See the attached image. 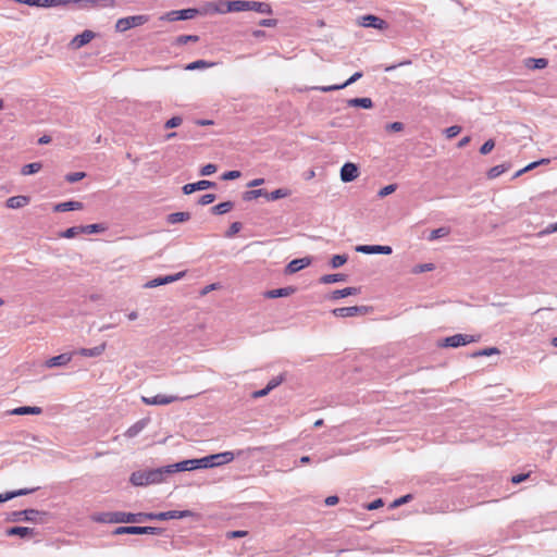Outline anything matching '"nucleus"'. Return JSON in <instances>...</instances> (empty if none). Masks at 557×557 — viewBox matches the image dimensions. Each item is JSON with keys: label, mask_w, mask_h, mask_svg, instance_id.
<instances>
[{"label": "nucleus", "mask_w": 557, "mask_h": 557, "mask_svg": "<svg viewBox=\"0 0 557 557\" xmlns=\"http://www.w3.org/2000/svg\"><path fill=\"white\" fill-rule=\"evenodd\" d=\"M146 519V513H131V512H107L99 517L97 520L109 523H135L141 522Z\"/></svg>", "instance_id": "nucleus-1"}, {"label": "nucleus", "mask_w": 557, "mask_h": 557, "mask_svg": "<svg viewBox=\"0 0 557 557\" xmlns=\"http://www.w3.org/2000/svg\"><path fill=\"white\" fill-rule=\"evenodd\" d=\"M162 472L159 470L136 471L131 475V482L136 486H144L160 482Z\"/></svg>", "instance_id": "nucleus-2"}, {"label": "nucleus", "mask_w": 557, "mask_h": 557, "mask_svg": "<svg viewBox=\"0 0 557 557\" xmlns=\"http://www.w3.org/2000/svg\"><path fill=\"white\" fill-rule=\"evenodd\" d=\"M235 455L232 451H223L202 458V468H213L230 463L234 460Z\"/></svg>", "instance_id": "nucleus-3"}, {"label": "nucleus", "mask_w": 557, "mask_h": 557, "mask_svg": "<svg viewBox=\"0 0 557 557\" xmlns=\"http://www.w3.org/2000/svg\"><path fill=\"white\" fill-rule=\"evenodd\" d=\"M149 21L147 15H133L122 17L116 21L115 28L117 32H126L129 28L141 26Z\"/></svg>", "instance_id": "nucleus-4"}, {"label": "nucleus", "mask_w": 557, "mask_h": 557, "mask_svg": "<svg viewBox=\"0 0 557 557\" xmlns=\"http://www.w3.org/2000/svg\"><path fill=\"white\" fill-rule=\"evenodd\" d=\"M231 12V0H215L205 3L201 14H224Z\"/></svg>", "instance_id": "nucleus-5"}, {"label": "nucleus", "mask_w": 557, "mask_h": 557, "mask_svg": "<svg viewBox=\"0 0 557 557\" xmlns=\"http://www.w3.org/2000/svg\"><path fill=\"white\" fill-rule=\"evenodd\" d=\"M194 512L190 510H170L160 513H146V519L150 520H169V519H182L193 517Z\"/></svg>", "instance_id": "nucleus-6"}, {"label": "nucleus", "mask_w": 557, "mask_h": 557, "mask_svg": "<svg viewBox=\"0 0 557 557\" xmlns=\"http://www.w3.org/2000/svg\"><path fill=\"white\" fill-rule=\"evenodd\" d=\"M182 399L183 398H180L176 395H163V394H158V395L152 396V397H147V396H143L141 397V401L145 405H149V406L169 405V404L182 400Z\"/></svg>", "instance_id": "nucleus-7"}, {"label": "nucleus", "mask_w": 557, "mask_h": 557, "mask_svg": "<svg viewBox=\"0 0 557 557\" xmlns=\"http://www.w3.org/2000/svg\"><path fill=\"white\" fill-rule=\"evenodd\" d=\"M475 342L474 336L467 334H456L444 339L445 347H459Z\"/></svg>", "instance_id": "nucleus-8"}, {"label": "nucleus", "mask_w": 557, "mask_h": 557, "mask_svg": "<svg viewBox=\"0 0 557 557\" xmlns=\"http://www.w3.org/2000/svg\"><path fill=\"white\" fill-rule=\"evenodd\" d=\"M75 5L79 9L88 10L95 8H113L114 0H76Z\"/></svg>", "instance_id": "nucleus-9"}, {"label": "nucleus", "mask_w": 557, "mask_h": 557, "mask_svg": "<svg viewBox=\"0 0 557 557\" xmlns=\"http://www.w3.org/2000/svg\"><path fill=\"white\" fill-rule=\"evenodd\" d=\"M157 528L153 527H119L114 530V534H156Z\"/></svg>", "instance_id": "nucleus-10"}, {"label": "nucleus", "mask_w": 557, "mask_h": 557, "mask_svg": "<svg viewBox=\"0 0 557 557\" xmlns=\"http://www.w3.org/2000/svg\"><path fill=\"white\" fill-rule=\"evenodd\" d=\"M95 37L96 34L92 30L86 29L71 40L70 47L74 50L81 49L85 45L89 44Z\"/></svg>", "instance_id": "nucleus-11"}, {"label": "nucleus", "mask_w": 557, "mask_h": 557, "mask_svg": "<svg viewBox=\"0 0 557 557\" xmlns=\"http://www.w3.org/2000/svg\"><path fill=\"white\" fill-rule=\"evenodd\" d=\"M368 312V309L366 307H342V308H335L332 313L339 318H348V317H355L357 314H364Z\"/></svg>", "instance_id": "nucleus-12"}, {"label": "nucleus", "mask_w": 557, "mask_h": 557, "mask_svg": "<svg viewBox=\"0 0 557 557\" xmlns=\"http://www.w3.org/2000/svg\"><path fill=\"white\" fill-rule=\"evenodd\" d=\"M358 252L371 255V253H382V255H391L392 247L391 246H381V245H360L356 247Z\"/></svg>", "instance_id": "nucleus-13"}, {"label": "nucleus", "mask_w": 557, "mask_h": 557, "mask_svg": "<svg viewBox=\"0 0 557 557\" xmlns=\"http://www.w3.org/2000/svg\"><path fill=\"white\" fill-rule=\"evenodd\" d=\"M359 175L358 168L354 163H345L341 169V180L343 182H352Z\"/></svg>", "instance_id": "nucleus-14"}, {"label": "nucleus", "mask_w": 557, "mask_h": 557, "mask_svg": "<svg viewBox=\"0 0 557 557\" xmlns=\"http://www.w3.org/2000/svg\"><path fill=\"white\" fill-rule=\"evenodd\" d=\"M360 25L363 27H372L376 29H384L387 27L386 22L375 15L362 16L360 20Z\"/></svg>", "instance_id": "nucleus-15"}, {"label": "nucleus", "mask_w": 557, "mask_h": 557, "mask_svg": "<svg viewBox=\"0 0 557 557\" xmlns=\"http://www.w3.org/2000/svg\"><path fill=\"white\" fill-rule=\"evenodd\" d=\"M361 77H362V73L361 72H356L352 76H350L345 83H343L341 85L322 86V87H315L314 89H318V90L323 91V92L338 90V89L345 88L348 85L357 82Z\"/></svg>", "instance_id": "nucleus-16"}, {"label": "nucleus", "mask_w": 557, "mask_h": 557, "mask_svg": "<svg viewBox=\"0 0 557 557\" xmlns=\"http://www.w3.org/2000/svg\"><path fill=\"white\" fill-rule=\"evenodd\" d=\"M214 186H215V183L203 180V181H199L197 183H190V184L184 185L183 191L185 195H189L196 190H203V189L214 187Z\"/></svg>", "instance_id": "nucleus-17"}, {"label": "nucleus", "mask_w": 557, "mask_h": 557, "mask_svg": "<svg viewBox=\"0 0 557 557\" xmlns=\"http://www.w3.org/2000/svg\"><path fill=\"white\" fill-rule=\"evenodd\" d=\"M184 275H185V272H180L175 275H166L164 277H158L152 281H149L145 286L151 288V287H157V286H160L163 284H169V283H172V282H175V281L182 278Z\"/></svg>", "instance_id": "nucleus-18"}, {"label": "nucleus", "mask_w": 557, "mask_h": 557, "mask_svg": "<svg viewBox=\"0 0 557 557\" xmlns=\"http://www.w3.org/2000/svg\"><path fill=\"white\" fill-rule=\"evenodd\" d=\"M149 421V418L138 420L125 431L124 435L129 438L137 436L148 425Z\"/></svg>", "instance_id": "nucleus-19"}, {"label": "nucleus", "mask_w": 557, "mask_h": 557, "mask_svg": "<svg viewBox=\"0 0 557 557\" xmlns=\"http://www.w3.org/2000/svg\"><path fill=\"white\" fill-rule=\"evenodd\" d=\"M84 208V205L81 201H65L57 203L53 207V210L55 212H65V211H73V210H82Z\"/></svg>", "instance_id": "nucleus-20"}, {"label": "nucleus", "mask_w": 557, "mask_h": 557, "mask_svg": "<svg viewBox=\"0 0 557 557\" xmlns=\"http://www.w3.org/2000/svg\"><path fill=\"white\" fill-rule=\"evenodd\" d=\"M72 360V354H61L52 357L46 361L48 368L60 367L67 364Z\"/></svg>", "instance_id": "nucleus-21"}, {"label": "nucleus", "mask_w": 557, "mask_h": 557, "mask_svg": "<svg viewBox=\"0 0 557 557\" xmlns=\"http://www.w3.org/2000/svg\"><path fill=\"white\" fill-rule=\"evenodd\" d=\"M30 201L28 196H13L7 200V207L10 209H18L27 206Z\"/></svg>", "instance_id": "nucleus-22"}, {"label": "nucleus", "mask_w": 557, "mask_h": 557, "mask_svg": "<svg viewBox=\"0 0 557 557\" xmlns=\"http://www.w3.org/2000/svg\"><path fill=\"white\" fill-rule=\"evenodd\" d=\"M106 343H102L96 347L92 348H81L76 351V354L83 356V357H98L103 354L106 350Z\"/></svg>", "instance_id": "nucleus-23"}, {"label": "nucleus", "mask_w": 557, "mask_h": 557, "mask_svg": "<svg viewBox=\"0 0 557 557\" xmlns=\"http://www.w3.org/2000/svg\"><path fill=\"white\" fill-rule=\"evenodd\" d=\"M37 516H39V511L35 509H26L22 511H16L13 513V520H27V521H35L37 519Z\"/></svg>", "instance_id": "nucleus-24"}, {"label": "nucleus", "mask_w": 557, "mask_h": 557, "mask_svg": "<svg viewBox=\"0 0 557 557\" xmlns=\"http://www.w3.org/2000/svg\"><path fill=\"white\" fill-rule=\"evenodd\" d=\"M295 292L293 287H284V288H277V289H271L264 293L265 298H278V297H287L292 295Z\"/></svg>", "instance_id": "nucleus-25"}, {"label": "nucleus", "mask_w": 557, "mask_h": 557, "mask_svg": "<svg viewBox=\"0 0 557 557\" xmlns=\"http://www.w3.org/2000/svg\"><path fill=\"white\" fill-rule=\"evenodd\" d=\"M9 536L27 537L34 535V530L26 527H13L7 530Z\"/></svg>", "instance_id": "nucleus-26"}, {"label": "nucleus", "mask_w": 557, "mask_h": 557, "mask_svg": "<svg viewBox=\"0 0 557 557\" xmlns=\"http://www.w3.org/2000/svg\"><path fill=\"white\" fill-rule=\"evenodd\" d=\"M42 409L40 407L23 406L11 410V414L23 416V414H40Z\"/></svg>", "instance_id": "nucleus-27"}, {"label": "nucleus", "mask_w": 557, "mask_h": 557, "mask_svg": "<svg viewBox=\"0 0 557 557\" xmlns=\"http://www.w3.org/2000/svg\"><path fill=\"white\" fill-rule=\"evenodd\" d=\"M201 461H202V458L184 460V461L177 463V467L182 471L195 470V469L202 468Z\"/></svg>", "instance_id": "nucleus-28"}, {"label": "nucleus", "mask_w": 557, "mask_h": 557, "mask_svg": "<svg viewBox=\"0 0 557 557\" xmlns=\"http://www.w3.org/2000/svg\"><path fill=\"white\" fill-rule=\"evenodd\" d=\"M310 264V260L307 259V258H302V259H295L293 261H290L287 265V271L289 273H295V272H298L300 271L301 269L308 267Z\"/></svg>", "instance_id": "nucleus-29"}, {"label": "nucleus", "mask_w": 557, "mask_h": 557, "mask_svg": "<svg viewBox=\"0 0 557 557\" xmlns=\"http://www.w3.org/2000/svg\"><path fill=\"white\" fill-rule=\"evenodd\" d=\"M548 64L547 59L545 58H529L525 60V66L530 70H541L545 69Z\"/></svg>", "instance_id": "nucleus-30"}, {"label": "nucleus", "mask_w": 557, "mask_h": 557, "mask_svg": "<svg viewBox=\"0 0 557 557\" xmlns=\"http://www.w3.org/2000/svg\"><path fill=\"white\" fill-rule=\"evenodd\" d=\"M249 11H256L262 14H271L272 8L269 3L265 2L249 1Z\"/></svg>", "instance_id": "nucleus-31"}, {"label": "nucleus", "mask_w": 557, "mask_h": 557, "mask_svg": "<svg viewBox=\"0 0 557 557\" xmlns=\"http://www.w3.org/2000/svg\"><path fill=\"white\" fill-rule=\"evenodd\" d=\"M358 293V289L355 287H346L343 289H336L330 294V299L337 300L339 298H344L350 295H355Z\"/></svg>", "instance_id": "nucleus-32"}, {"label": "nucleus", "mask_w": 557, "mask_h": 557, "mask_svg": "<svg viewBox=\"0 0 557 557\" xmlns=\"http://www.w3.org/2000/svg\"><path fill=\"white\" fill-rule=\"evenodd\" d=\"M347 103L349 107H360L363 109H371L373 107L371 98H352Z\"/></svg>", "instance_id": "nucleus-33"}, {"label": "nucleus", "mask_w": 557, "mask_h": 557, "mask_svg": "<svg viewBox=\"0 0 557 557\" xmlns=\"http://www.w3.org/2000/svg\"><path fill=\"white\" fill-rule=\"evenodd\" d=\"M290 190L286 188H278L271 193L265 194V198L270 201H274L281 198L288 197L290 195Z\"/></svg>", "instance_id": "nucleus-34"}, {"label": "nucleus", "mask_w": 557, "mask_h": 557, "mask_svg": "<svg viewBox=\"0 0 557 557\" xmlns=\"http://www.w3.org/2000/svg\"><path fill=\"white\" fill-rule=\"evenodd\" d=\"M36 488H32V490L22 488V490L15 491V492H8L5 494H0V503L7 502V500L12 499V498H14L16 496H22V495L29 494V493L34 492Z\"/></svg>", "instance_id": "nucleus-35"}, {"label": "nucleus", "mask_w": 557, "mask_h": 557, "mask_svg": "<svg viewBox=\"0 0 557 557\" xmlns=\"http://www.w3.org/2000/svg\"><path fill=\"white\" fill-rule=\"evenodd\" d=\"M190 219V214L188 212H175L168 215V222L170 224L186 222Z\"/></svg>", "instance_id": "nucleus-36"}, {"label": "nucleus", "mask_w": 557, "mask_h": 557, "mask_svg": "<svg viewBox=\"0 0 557 557\" xmlns=\"http://www.w3.org/2000/svg\"><path fill=\"white\" fill-rule=\"evenodd\" d=\"M249 11V1L231 0V12Z\"/></svg>", "instance_id": "nucleus-37"}, {"label": "nucleus", "mask_w": 557, "mask_h": 557, "mask_svg": "<svg viewBox=\"0 0 557 557\" xmlns=\"http://www.w3.org/2000/svg\"><path fill=\"white\" fill-rule=\"evenodd\" d=\"M42 169V164L40 162H33L24 165L21 170L23 175H30L39 172Z\"/></svg>", "instance_id": "nucleus-38"}, {"label": "nucleus", "mask_w": 557, "mask_h": 557, "mask_svg": "<svg viewBox=\"0 0 557 557\" xmlns=\"http://www.w3.org/2000/svg\"><path fill=\"white\" fill-rule=\"evenodd\" d=\"M509 169L506 164H499L491 168L487 172V177L490 180H494L498 177L500 174L505 173Z\"/></svg>", "instance_id": "nucleus-39"}, {"label": "nucleus", "mask_w": 557, "mask_h": 557, "mask_svg": "<svg viewBox=\"0 0 557 557\" xmlns=\"http://www.w3.org/2000/svg\"><path fill=\"white\" fill-rule=\"evenodd\" d=\"M549 163V159H542L540 161H535V162H532L530 164H528L527 166H524L523 169L519 170L516 174H515V177H519L521 176L522 174L535 169L537 165L540 164H547Z\"/></svg>", "instance_id": "nucleus-40"}, {"label": "nucleus", "mask_w": 557, "mask_h": 557, "mask_svg": "<svg viewBox=\"0 0 557 557\" xmlns=\"http://www.w3.org/2000/svg\"><path fill=\"white\" fill-rule=\"evenodd\" d=\"M233 209V202L225 201L221 202L212 208L214 214H224Z\"/></svg>", "instance_id": "nucleus-41"}, {"label": "nucleus", "mask_w": 557, "mask_h": 557, "mask_svg": "<svg viewBox=\"0 0 557 557\" xmlns=\"http://www.w3.org/2000/svg\"><path fill=\"white\" fill-rule=\"evenodd\" d=\"M197 14H201V11L197 9H185L178 11V20H190L194 18Z\"/></svg>", "instance_id": "nucleus-42"}, {"label": "nucleus", "mask_w": 557, "mask_h": 557, "mask_svg": "<svg viewBox=\"0 0 557 557\" xmlns=\"http://www.w3.org/2000/svg\"><path fill=\"white\" fill-rule=\"evenodd\" d=\"M106 227L102 224H89L86 226H81V232L85 234H94L103 232Z\"/></svg>", "instance_id": "nucleus-43"}, {"label": "nucleus", "mask_w": 557, "mask_h": 557, "mask_svg": "<svg viewBox=\"0 0 557 557\" xmlns=\"http://www.w3.org/2000/svg\"><path fill=\"white\" fill-rule=\"evenodd\" d=\"M211 66H213V63L207 62L205 60H197L195 62L187 64L185 69L188 71H194L197 69H207Z\"/></svg>", "instance_id": "nucleus-44"}, {"label": "nucleus", "mask_w": 557, "mask_h": 557, "mask_svg": "<svg viewBox=\"0 0 557 557\" xmlns=\"http://www.w3.org/2000/svg\"><path fill=\"white\" fill-rule=\"evenodd\" d=\"M449 233H450V230L448 227H440V228L433 230L430 233L429 239L436 240L441 237L447 236Z\"/></svg>", "instance_id": "nucleus-45"}, {"label": "nucleus", "mask_w": 557, "mask_h": 557, "mask_svg": "<svg viewBox=\"0 0 557 557\" xmlns=\"http://www.w3.org/2000/svg\"><path fill=\"white\" fill-rule=\"evenodd\" d=\"M344 280H345V276L343 274H326L320 278V282L323 284H331V283H336V282L344 281Z\"/></svg>", "instance_id": "nucleus-46"}, {"label": "nucleus", "mask_w": 557, "mask_h": 557, "mask_svg": "<svg viewBox=\"0 0 557 557\" xmlns=\"http://www.w3.org/2000/svg\"><path fill=\"white\" fill-rule=\"evenodd\" d=\"M77 2L76 0H46V8L52 7H64L69 4H74Z\"/></svg>", "instance_id": "nucleus-47"}, {"label": "nucleus", "mask_w": 557, "mask_h": 557, "mask_svg": "<svg viewBox=\"0 0 557 557\" xmlns=\"http://www.w3.org/2000/svg\"><path fill=\"white\" fill-rule=\"evenodd\" d=\"M347 261V257L345 255H335L331 259V265L333 268H339L345 264Z\"/></svg>", "instance_id": "nucleus-48"}, {"label": "nucleus", "mask_w": 557, "mask_h": 557, "mask_svg": "<svg viewBox=\"0 0 557 557\" xmlns=\"http://www.w3.org/2000/svg\"><path fill=\"white\" fill-rule=\"evenodd\" d=\"M284 380H285L284 374H280L277 376L273 377L272 380H270V382L267 385L268 391L274 389L278 385H281L284 382Z\"/></svg>", "instance_id": "nucleus-49"}, {"label": "nucleus", "mask_w": 557, "mask_h": 557, "mask_svg": "<svg viewBox=\"0 0 557 557\" xmlns=\"http://www.w3.org/2000/svg\"><path fill=\"white\" fill-rule=\"evenodd\" d=\"M79 233H82L81 232V226H72V227L65 230L61 234V236L64 237V238H73V237H75Z\"/></svg>", "instance_id": "nucleus-50"}, {"label": "nucleus", "mask_w": 557, "mask_h": 557, "mask_svg": "<svg viewBox=\"0 0 557 557\" xmlns=\"http://www.w3.org/2000/svg\"><path fill=\"white\" fill-rule=\"evenodd\" d=\"M86 176L85 172H74L66 175L65 180L69 183H75L83 180Z\"/></svg>", "instance_id": "nucleus-51"}, {"label": "nucleus", "mask_w": 557, "mask_h": 557, "mask_svg": "<svg viewBox=\"0 0 557 557\" xmlns=\"http://www.w3.org/2000/svg\"><path fill=\"white\" fill-rule=\"evenodd\" d=\"M494 147H495V143H494V140H493V139H488V140H486V141L481 146V148H480V152H481L482 154H487V153H490V152L493 150V148H494Z\"/></svg>", "instance_id": "nucleus-52"}, {"label": "nucleus", "mask_w": 557, "mask_h": 557, "mask_svg": "<svg viewBox=\"0 0 557 557\" xmlns=\"http://www.w3.org/2000/svg\"><path fill=\"white\" fill-rule=\"evenodd\" d=\"M216 172V165L209 163L201 168L200 174L203 176L211 175Z\"/></svg>", "instance_id": "nucleus-53"}, {"label": "nucleus", "mask_w": 557, "mask_h": 557, "mask_svg": "<svg viewBox=\"0 0 557 557\" xmlns=\"http://www.w3.org/2000/svg\"><path fill=\"white\" fill-rule=\"evenodd\" d=\"M182 122H183L182 117L173 116L165 122L164 126H165V128H173V127L180 126L182 124Z\"/></svg>", "instance_id": "nucleus-54"}, {"label": "nucleus", "mask_w": 557, "mask_h": 557, "mask_svg": "<svg viewBox=\"0 0 557 557\" xmlns=\"http://www.w3.org/2000/svg\"><path fill=\"white\" fill-rule=\"evenodd\" d=\"M433 269H434V265L432 263L419 264V265L414 267L413 273L428 272V271H432Z\"/></svg>", "instance_id": "nucleus-55"}, {"label": "nucleus", "mask_w": 557, "mask_h": 557, "mask_svg": "<svg viewBox=\"0 0 557 557\" xmlns=\"http://www.w3.org/2000/svg\"><path fill=\"white\" fill-rule=\"evenodd\" d=\"M460 132H461V127L457 126V125L450 126V127L446 128V131H445L447 138H454Z\"/></svg>", "instance_id": "nucleus-56"}, {"label": "nucleus", "mask_w": 557, "mask_h": 557, "mask_svg": "<svg viewBox=\"0 0 557 557\" xmlns=\"http://www.w3.org/2000/svg\"><path fill=\"white\" fill-rule=\"evenodd\" d=\"M188 41H198V36L196 35H183L177 38V42L181 45L187 44Z\"/></svg>", "instance_id": "nucleus-57"}, {"label": "nucleus", "mask_w": 557, "mask_h": 557, "mask_svg": "<svg viewBox=\"0 0 557 557\" xmlns=\"http://www.w3.org/2000/svg\"><path fill=\"white\" fill-rule=\"evenodd\" d=\"M240 177V172L239 171H228V172H225L223 175H222V180L224 181H230V180H236Z\"/></svg>", "instance_id": "nucleus-58"}, {"label": "nucleus", "mask_w": 557, "mask_h": 557, "mask_svg": "<svg viewBox=\"0 0 557 557\" xmlns=\"http://www.w3.org/2000/svg\"><path fill=\"white\" fill-rule=\"evenodd\" d=\"M240 227H242V224L239 222L232 223V225L230 226V228L226 233V236L227 237L234 236L236 233L239 232Z\"/></svg>", "instance_id": "nucleus-59"}, {"label": "nucleus", "mask_w": 557, "mask_h": 557, "mask_svg": "<svg viewBox=\"0 0 557 557\" xmlns=\"http://www.w3.org/2000/svg\"><path fill=\"white\" fill-rule=\"evenodd\" d=\"M396 190V185L394 184H391V185H387L385 187H383L380 191H379V196L380 197H385L392 193H394Z\"/></svg>", "instance_id": "nucleus-60"}, {"label": "nucleus", "mask_w": 557, "mask_h": 557, "mask_svg": "<svg viewBox=\"0 0 557 557\" xmlns=\"http://www.w3.org/2000/svg\"><path fill=\"white\" fill-rule=\"evenodd\" d=\"M214 199H215V195L206 194V195L201 196V198L199 199V203L202 206H206V205L212 203L214 201Z\"/></svg>", "instance_id": "nucleus-61"}, {"label": "nucleus", "mask_w": 557, "mask_h": 557, "mask_svg": "<svg viewBox=\"0 0 557 557\" xmlns=\"http://www.w3.org/2000/svg\"><path fill=\"white\" fill-rule=\"evenodd\" d=\"M248 532L244 530H237V531H231L227 532L226 537L227 539H236V537H244L247 536Z\"/></svg>", "instance_id": "nucleus-62"}, {"label": "nucleus", "mask_w": 557, "mask_h": 557, "mask_svg": "<svg viewBox=\"0 0 557 557\" xmlns=\"http://www.w3.org/2000/svg\"><path fill=\"white\" fill-rule=\"evenodd\" d=\"M386 128L392 132H401L404 129V124L400 122H393L388 124Z\"/></svg>", "instance_id": "nucleus-63"}, {"label": "nucleus", "mask_w": 557, "mask_h": 557, "mask_svg": "<svg viewBox=\"0 0 557 557\" xmlns=\"http://www.w3.org/2000/svg\"><path fill=\"white\" fill-rule=\"evenodd\" d=\"M383 505H384L383 500H382L381 498H379V499H375L374 502H372V503L368 504V505L366 506V508H367L368 510H375V509H377V508L382 507Z\"/></svg>", "instance_id": "nucleus-64"}]
</instances>
